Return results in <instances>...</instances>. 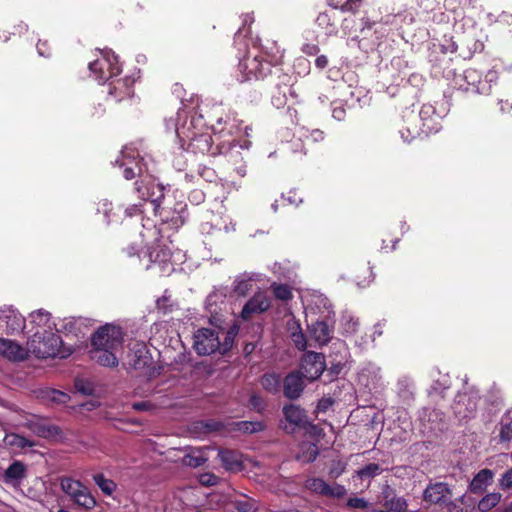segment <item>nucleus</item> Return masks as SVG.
<instances>
[{"mask_svg":"<svg viewBox=\"0 0 512 512\" xmlns=\"http://www.w3.org/2000/svg\"><path fill=\"white\" fill-rule=\"evenodd\" d=\"M325 367L326 364L323 354L307 352L302 358L299 372L304 379L313 381L322 375Z\"/></svg>","mask_w":512,"mask_h":512,"instance_id":"nucleus-13","label":"nucleus"},{"mask_svg":"<svg viewBox=\"0 0 512 512\" xmlns=\"http://www.w3.org/2000/svg\"><path fill=\"white\" fill-rule=\"evenodd\" d=\"M332 404L333 401L330 398L320 400L317 405V412H325L332 406Z\"/></svg>","mask_w":512,"mask_h":512,"instance_id":"nucleus-55","label":"nucleus"},{"mask_svg":"<svg viewBox=\"0 0 512 512\" xmlns=\"http://www.w3.org/2000/svg\"><path fill=\"white\" fill-rule=\"evenodd\" d=\"M381 469L378 464L370 463L365 468L359 470L357 475L362 480H369L370 478L378 475Z\"/></svg>","mask_w":512,"mask_h":512,"instance_id":"nucleus-40","label":"nucleus"},{"mask_svg":"<svg viewBox=\"0 0 512 512\" xmlns=\"http://www.w3.org/2000/svg\"><path fill=\"white\" fill-rule=\"evenodd\" d=\"M27 351L37 358H64L69 354L63 347L61 337L53 330H37L27 341Z\"/></svg>","mask_w":512,"mask_h":512,"instance_id":"nucleus-9","label":"nucleus"},{"mask_svg":"<svg viewBox=\"0 0 512 512\" xmlns=\"http://www.w3.org/2000/svg\"><path fill=\"white\" fill-rule=\"evenodd\" d=\"M499 438L501 442H509L512 439V423L502 422L500 423Z\"/></svg>","mask_w":512,"mask_h":512,"instance_id":"nucleus-43","label":"nucleus"},{"mask_svg":"<svg viewBox=\"0 0 512 512\" xmlns=\"http://www.w3.org/2000/svg\"><path fill=\"white\" fill-rule=\"evenodd\" d=\"M255 278L253 276L243 275L238 278L234 283V291L241 296H245L251 290V281Z\"/></svg>","mask_w":512,"mask_h":512,"instance_id":"nucleus-37","label":"nucleus"},{"mask_svg":"<svg viewBox=\"0 0 512 512\" xmlns=\"http://www.w3.org/2000/svg\"><path fill=\"white\" fill-rule=\"evenodd\" d=\"M283 51L276 45L264 47L252 56L249 55L239 62V70L244 80L262 79L271 71V66L281 63Z\"/></svg>","mask_w":512,"mask_h":512,"instance_id":"nucleus-5","label":"nucleus"},{"mask_svg":"<svg viewBox=\"0 0 512 512\" xmlns=\"http://www.w3.org/2000/svg\"><path fill=\"white\" fill-rule=\"evenodd\" d=\"M249 404L257 412H262L265 408V403L263 399L257 394H253L250 397Z\"/></svg>","mask_w":512,"mask_h":512,"instance_id":"nucleus-50","label":"nucleus"},{"mask_svg":"<svg viewBox=\"0 0 512 512\" xmlns=\"http://www.w3.org/2000/svg\"><path fill=\"white\" fill-rule=\"evenodd\" d=\"M200 482L204 485H215L217 483V477L213 474H203L200 477Z\"/></svg>","mask_w":512,"mask_h":512,"instance_id":"nucleus-54","label":"nucleus"},{"mask_svg":"<svg viewBox=\"0 0 512 512\" xmlns=\"http://www.w3.org/2000/svg\"><path fill=\"white\" fill-rule=\"evenodd\" d=\"M5 443L11 448L16 449H23L26 447H32L34 445L30 440L14 433L6 435Z\"/></svg>","mask_w":512,"mask_h":512,"instance_id":"nucleus-36","label":"nucleus"},{"mask_svg":"<svg viewBox=\"0 0 512 512\" xmlns=\"http://www.w3.org/2000/svg\"><path fill=\"white\" fill-rule=\"evenodd\" d=\"M307 433L311 435L313 438L320 437L322 430L318 428L316 425L309 424L307 427Z\"/></svg>","mask_w":512,"mask_h":512,"instance_id":"nucleus-57","label":"nucleus"},{"mask_svg":"<svg viewBox=\"0 0 512 512\" xmlns=\"http://www.w3.org/2000/svg\"><path fill=\"white\" fill-rule=\"evenodd\" d=\"M321 307L329 313L328 300L323 295H313L311 300L306 304V320L311 322L308 324L309 336L319 345H325L329 342L332 335V329L325 320H315L313 317L317 314V310Z\"/></svg>","mask_w":512,"mask_h":512,"instance_id":"nucleus-10","label":"nucleus"},{"mask_svg":"<svg viewBox=\"0 0 512 512\" xmlns=\"http://www.w3.org/2000/svg\"><path fill=\"white\" fill-rule=\"evenodd\" d=\"M266 425L262 421H241L236 423V430L242 433H258L264 431Z\"/></svg>","mask_w":512,"mask_h":512,"instance_id":"nucleus-33","label":"nucleus"},{"mask_svg":"<svg viewBox=\"0 0 512 512\" xmlns=\"http://www.w3.org/2000/svg\"><path fill=\"white\" fill-rule=\"evenodd\" d=\"M135 80L131 77L111 80L108 84V94L117 101L129 98L133 95V84Z\"/></svg>","mask_w":512,"mask_h":512,"instance_id":"nucleus-22","label":"nucleus"},{"mask_svg":"<svg viewBox=\"0 0 512 512\" xmlns=\"http://www.w3.org/2000/svg\"><path fill=\"white\" fill-rule=\"evenodd\" d=\"M237 333L236 325L227 329L221 326L201 328L194 334L193 347L199 355H210L216 351L224 354L232 347Z\"/></svg>","mask_w":512,"mask_h":512,"instance_id":"nucleus-4","label":"nucleus"},{"mask_svg":"<svg viewBox=\"0 0 512 512\" xmlns=\"http://www.w3.org/2000/svg\"><path fill=\"white\" fill-rule=\"evenodd\" d=\"M318 455V447L312 442H302L299 445V450L296 454V458L304 463L312 462Z\"/></svg>","mask_w":512,"mask_h":512,"instance_id":"nucleus-29","label":"nucleus"},{"mask_svg":"<svg viewBox=\"0 0 512 512\" xmlns=\"http://www.w3.org/2000/svg\"><path fill=\"white\" fill-rule=\"evenodd\" d=\"M479 397L476 393H460L457 395L453 411L459 420L472 418L477 410Z\"/></svg>","mask_w":512,"mask_h":512,"instance_id":"nucleus-15","label":"nucleus"},{"mask_svg":"<svg viewBox=\"0 0 512 512\" xmlns=\"http://www.w3.org/2000/svg\"><path fill=\"white\" fill-rule=\"evenodd\" d=\"M286 330H287L289 337L292 336V334H294V333L296 334V333H299L300 331H302L299 321L296 320L294 317H290L286 321Z\"/></svg>","mask_w":512,"mask_h":512,"instance_id":"nucleus-48","label":"nucleus"},{"mask_svg":"<svg viewBox=\"0 0 512 512\" xmlns=\"http://www.w3.org/2000/svg\"><path fill=\"white\" fill-rule=\"evenodd\" d=\"M142 241L145 242L146 251L144 258H147L146 268L149 269L152 264L158 265L160 272L169 273L172 271L170 263L171 250L165 244H161L159 238V231L155 226L146 228L141 233Z\"/></svg>","mask_w":512,"mask_h":512,"instance_id":"nucleus-8","label":"nucleus"},{"mask_svg":"<svg viewBox=\"0 0 512 512\" xmlns=\"http://www.w3.org/2000/svg\"><path fill=\"white\" fill-rule=\"evenodd\" d=\"M241 121L234 115L227 114L225 117H219L212 126L215 135L219 136L221 152L233 147L249 149L251 142L247 139L250 136L251 128L246 126L244 131L240 128Z\"/></svg>","mask_w":512,"mask_h":512,"instance_id":"nucleus-7","label":"nucleus"},{"mask_svg":"<svg viewBox=\"0 0 512 512\" xmlns=\"http://www.w3.org/2000/svg\"><path fill=\"white\" fill-rule=\"evenodd\" d=\"M383 506L388 512H404L407 508V502L402 497L385 495Z\"/></svg>","mask_w":512,"mask_h":512,"instance_id":"nucleus-31","label":"nucleus"},{"mask_svg":"<svg viewBox=\"0 0 512 512\" xmlns=\"http://www.w3.org/2000/svg\"><path fill=\"white\" fill-rule=\"evenodd\" d=\"M289 97L297 101L298 95L292 86L287 84L278 85L277 91L272 95V104L280 109L288 103Z\"/></svg>","mask_w":512,"mask_h":512,"instance_id":"nucleus-26","label":"nucleus"},{"mask_svg":"<svg viewBox=\"0 0 512 512\" xmlns=\"http://www.w3.org/2000/svg\"><path fill=\"white\" fill-rule=\"evenodd\" d=\"M140 213V208H139V205L138 204H132V205H129L128 207H126L124 209V211H122V216L123 218L125 216H128V217H132L136 214Z\"/></svg>","mask_w":512,"mask_h":512,"instance_id":"nucleus-53","label":"nucleus"},{"mask_svg":"<svg viewBox=\"0 0 512 512\" xmlns=\"http://www.w3.org/2000/svg\"><path fill=\"white\" fill-rule=\"evenodd\" d=\"M25 476V466L19 462H13L5 471L6 482L18 481Z\"/></svg>","mask_w":512,"mask_h":512,"instance_id":"nucleus-32","label":"nucleus"},{"mask_svg":"<svg viewBox=\"0 0 512 512\" xmlns=\"http://www.w3.org/2000/svg\"><path fill=\"white\" fill-rule=\"evenodd\" d=\"M366 505L367 504H366V502L363 499L355 498L354 497V509L355 508H365Z\"/></svg>","mask_w":512,"mask_h":512,"instance_id":"nucleus-61","label":"nucleus"},{"mask_svg":"<svg viewBox=\"0 0 512 512\" xmlns=\"http://www.w3.org/2000/svg\"><path fill=\"white\" fill-rule=\"evenodd\" d=\"M332 116L334 119L341 121L346 116V110L341 102H334L332 107Z\"/></svg>","mask_w":512,"mask_h":512,"instance_id":"nucleus-47","label":"nucleus"},{"mask_svg":"<svg viewBox=\"0 0 512 512\" xmlns=\"http://www.w3.org/2000/svg\"><path fill=\"white\" fill-rule=\"evenodd\" d=\"M292 342L294 343V345L301 351L305 350L306 347H307V340H306V337L304 335V333L302 331H300L299 333H294L292 334V336H290Z\"/></svg>","mask_w":512,"mask_h":512,"instance_id":"nucleus-46","label":"nucleus"},{"mask_svg":"<svg viewBox=\"0 0 512 512\" xmlns=\"http://www.w3.org/2000/svg\"><path fill=\"white\" fill-rule=\"evenodd\" d=\"M89 70L99 82L112 79L119 74L118 59L111 50L100 51V57L89 64Z\"/></svg>","mask_w":512,"mask_h":512,"instance_id":"nucleus-11","label":"nucleus"},{"mask_svg":"<svg viewBox=\"0 0 512 512\" xmlns=\"http://www.w3.org/2000/svg\"><path fill=\"white\" fill-rule=\"evenodd\" d=\"M302 51L307 55H316L319 52V47L316 44H305Z\"/></svg>","mask_w":512,"mask_h":512,"instance_id":"nucleus-56","label":"nucleus"},{"mask_svg":"<svg viewBox=\"0 0 512 512\" xmlns=\"http://www.w3.org/2000/svg\"><path fill=\"white\" fill-rule=\"evenodd\" d=\"M273 291L275 297L280 300L286 301L291 298V290L287 285H274Z\"/></svg>","mask_w":512,"mask_h":512,"instance_id":"nucleus-44","label":"nucleus"},{"mask_svg":"<svg viewBox=\"0 0 512 512\" xmlns=\"http://www.w3.org/2000/svg\"><path fill=\"white\" fill-rule=\"evenodd\" d=\"M451 490L447 484L442 482L433 483L424 490L423 498L431 504L447 503L451 498Z\"/></svg>","mask_w":512,"mask_h":512,"instance_id":"nucleus-21","label":"nucleus"},{"mask_svg":"<svg viewBox=\"0 0 512 512\" xmlns=\"http://www.w3.org/2000/svg\"><path fill=\"white\" fill-rule=\"evenodd\" d=\"M151 363V356L144 344H136L128 354V366L134 370H142Z\"/></svg>","mask_w":512,"mask_h":512,"instance_id":"nucleus-23","label":"nucleus"},{"mask_svg":"<svg viewBox=\"0 0 512 512\" xmlns=\"http://www.w3.org/2000/svg\"><path fill=\"white\" fill-rule=\"evenodd\" d=\"M378 375V369L376 367H372L368 374L366 375L364 371L360 372L358 375V381L366 387H369L371 384H374Z\"/></svg>","mask_w":512,"mask_h":512,"instance_id":"nucleus-42","label":"nucleus"},{"mask_svg":"<svg viewBox=\"0 0 512 512\" xmlns=\"http://www.w3.org/2000/svg\"><path fill=\"white\" fill-rule=\"evenodd\" d=\"M60 487L78 506L88 510L95 507V498L92 496L90 490L80 481L70 477H63L60 479Z\"/></svg>","mask_w":512,"mask_h":512,"instance_id":"nucleus-12","label":"nucleus"},{"mask_svg":"<svg viewBox=\"0 0 512 512\" xmlns=\"http://www.w3.org/2000/svg\"><path fill=\"white\" fill-rule=\"evenodd\" d=\"M315 65L319 69H324L328 65V58L325 55H320L315 60Z\"/></svg>","mask_w":512,"mask_h":512,"instance_id":"nucleus-58","label":"nucleus"},{"mask_svg":"<svg viewBox=\"0 0 512 512\" xmlns=\"http://www.w3.org/2000/svg\"><path fill=\"white\" fill-rule=\"evenodd\" d=\"M313 136H314L315 140H318L319 138L322 139V132L314 131Z\"/></svg>","mask_w":512,"mask_h":512,"instance_id":"nucleus-64","label":"nucleus"},{"mask_svg":"<svg viewBox=\"0 0 512 512\" xmlns=\"http://www.w3.org/2000/svg\"><path fill=\"white\" fill-rule=\"evenodd\" d=\"M502 495L497 492L485 495L478 503V510L481 512H488L494 508L500 501Z\"/></svg>","mask_w":512,"mask_h":512,"instance_id":"nucleus-34","label":"nucleus"},{"mask_svg":"<svg viewBox=\"0 0 512 512\" xmlns=\"http://www.w3.org/2000/svg\"><path fill=\"white\" fill-rule=\"evenodd\" d=\"M345 13H341L339 10L332 12H322L316 19L317 25L324 30L327 35H331L337 32V22H342L343 30H349L348 18L344 17Z\"/></svg>","mask_w":512,"mask_h":512,"instance_id":"nucleus-16","label":"nucleus"},{"mask_svg":"<svg viewBox=\"0 0 512 512\" xmlns=\"http://www.w3.org/2000/svg\"><path fill=\"white\" fill-rule=\"evenodd\" d=\"M93 350L91 358L102 366L113 367L118 364L117 353L122 347L123 332L121 328L106 324L92 336Z\"/></svg>","mask_w":512,"mask_h":512,"instance_id":"nucleus-3","label":"nucleus"},{"mask_svg":"<svg viewBox=\"0 0 512 512\" xmlns=\"http://www.w3.org/2000/svg\"><path fill=\"white\" fill-rule=\"evenodd\" d=\"M218 456L225 467L229 471H238L242 467L240 454L232 450H221Z\"/></svg>","mask_w":512,"mask_h":512,"instance_id":"nucleus-28","label":"nucleus"},{"mask_svg":"<svg viewBox=\"0 0 512 512\" xmlns=\"http://www.w3.org/2000/svg\"><path fill=\"white\" fill-rule=\"evenodd\" d=\"M237 173H238L240 176H242V177H243V176H245V174H246V170H245V168H244V167H239V168L237 169Z\"/></svg>","mask_w":512,"mask_h":512,"instance_id":"nucleus-63","label":"nucleus"},{"mask_svg":"<svg viewBox=\"0 0 512 512\" xmlns=\"http://www.w3.org/2000/svg\"><path fill=\"white\" fill-rule=\"evenodd\" d=\"M139 154L132 147H125L121 152L120 158L115 160V164L123 168V176L130 180L138 176L140 180L135 182V191L139 199L150 201L153 210L158 214L163 222L170 223L173 228H178L186 220V205L179 202L172 210L170 207H160V201L164 197V187L155 182V179L147 173L146 165L142 159H138Z\"/></svg>","mask_w":512,"mask_h":512,"instance_id":"nucleus-1","label":"nucleus"},{"mask_svg":"<svg viewBox=\"0 0 512 512\" xmlns=\"http://www.w3.org/2000/svg\"><path fill=\"white\" fill-rule=\"evenodd\" d=\"M0 323L5 324L7 334H15L25 327L24 317L12 307L0 309Z\"/></svg>","mask_w":512,"mask_h":512,"instance_id":"nucleus-18","label":"nucleus"},{"mask_svg":"<svg viewBox=\"0 0 512 512\" xmlns=\"http://www.w3.org/2000/svg\"><path fill=\"white\" fill-rule=\"evenodd\" d=\"M445 504L447 506L448 512H463V508L455 502L448 500Z\"/></svg>","mask_w":512,"mask_h":512,"instance_id":"nucleus-59","label":"nucleus"},{"mask_svg":"<svg viewBox=\"0 0 512 512\" xmlns=\"http://www.w3.org/2000/svg\"><path fill=\"white\" fill-rule=\"evenodd\" d=\"M132 408L137 411H150L154 409V405L149 401H140L133 403Z\"/></svg>","mask_w":512,"mask_h":512,"instance_id":"nucleus-52","label":"nucleus"},{"mask_svg":"<svg viewBox=\"0 0 512 512\" xmlns=\"http://www.w3.org/2000/svg\"><path fill=\"white\" fill-rule=\"evenodd\" d=\"M405 126L399 130L402 140L410 143L418 136L429 135L440 129L439 118L436 110L431 104L422 105L419 113L416 115L409 112L404 116Z\"/></svg>","mask_w":512,"mask_h":512,"instance_id":"nucleus-6","label":"nucleus"},{"mask_svg":"<svg viewBox=\"0 0 512 512\" xmlns=\"http://www.w3.org/2000/svg\"><path fill=\"white\" fill-rule=\"evenodd\" d=\"M183 462L186 465H189V466H192V467H199V466H201L205 462V459L203 457H201V456L187 455V456L184 457Z\"/></svg>","mask_w":512,"mask_h":512,"instance_id":"nucleus-51","label":"nucleus"},{"mask_svg":"<svg viewBox=\"0 0 512 512\" xmlns=\"http://www.w3.org/2000/svg\"><path fill=\"white\" fill-rule=\"evenodd\" d=\"M357 285L360 287L368 286L374 279V274L371 267L362 268V271L357 273Z\"/></svg>","mask_w":512,"mask_h":512,"instance_id":"nucleus-41","label":"nucleus"},{"mask_svg":"<svg viewBox=\"0 0 512 512\" xmlns=\"http://www.w3.org/2000/svg\"><path fill=\"white\" fill-rule=\"evenodd\" d=\"M303 387V376L300 372H292L284 379L283 391L289 399H297L301 395Z\"/></svg>","mask_w":512,"mask_h":512,"instance_id":"nucleus-24","label":"nucleus"},{"mask_svg":"<svg viewBox=\"0 0 512 512\" xmlns=\"http://www.w3.org/2000/svg\"><path fill=\"white\" fill-rule=\"evenodd\" d=\"M305 487L320 495L328 497H342L345 493V489L341 485H329L321 478H309L305 481Z\"/></svg>","mask_w":512,"mask_h":512,"instance_id":"nucleus-20","label":"nucleus"},{"mask_svg":"<svg viewBox=\"0 0 512 512\" xmlns=\"http://www.w3.org/2000/svg\"><path fill=\"white\" fill-rule=\"evenodd\" d=\"M31 323L36 325L38 328L44 330H52V326L54 325L51 323V316L50 313L39 309L37 311H34L30 314Z\"/></svg>","mask_w":512,"mask_h":512,"instance_id":"nucleus-30","label":"nucleus"},{"mask_svg":"<svg viewBox=\"0 0 512 512\" xmlns=\"http://www.w3.org/2000/svg\"><path fill=\"white\" fill-rule=\"evenodd\" d=\"M93 479L102 492L107 495H111L116 488L115 483L105 478L103 474H96L93 476Z\"/></svg>","mask_w":512,"mask_h":512,"instance_id":"nucleus-38","label":"nucleus"},{"mask_svg":"<svg viewBox=\"0 0 512 512\" xmlns=\"http://www.w3.org/2000/svg\"><path fill=\"white\" fill-rule=\"evenodd\" d=\"M43 397L51 402L57 403V404H65L69 401L70 397L67 393L54 390V389H48L44 391Z\"/></svg>","mask_w":512,"mask_h":512,"instance_id":"nucleus-39","label":"nucleus"},{"mask_svg":"<svg viewBox=\"0 0 512 512\" xmlns=\"http://www.w3.org/2000/svg\"><path fill=\"white\" fill-rule=\"evenodd\" d=\"M167 130L173 131L183 149L193 153L206 154L212 149V137L203 132V119L201 116H191L188 122V113L179 109L174 117L166 120Z\"/></svg>","mask_w":512,"mask_h":512,"instance_id":"nucleus-2","label":"nucleus"},{"mask_svg":"<svg viewBox=\"0 0 512 512\" xmlns=\"http://www.w3.org/2000/svg\"><path fill=\"white\" fill-rule=\"evenodd\" d=\"M344 470V466L338 462L337 463V466L333 467L330 469L329 471V474L332 476V477H338L339 475H341V473L343 472Z\"/></svg>","mask_w":512,"mask_h":512,"instance_id":"nucleus-60","label":"nucleus"},{"mask_svg":"<svg viewBox=\"0 0 512 512\" xmlns=\"http://www.w3.org/2000/svg\"><path fill=\"white\" fill-rule=\"evenodd\" d=\"M270 307V299L265 292L259 291L244 305L241 317L249 320L253 315L260 314Z\"/></svg>","mask_w":512,"mask_h":512,"instance_id":"nucleus-17","label":"nucleus"},{"mask_svg":"<svg viewBox=\"0 0 512 512\" xmlns=\"http://www.w3.org/2000/svg\"><path fill=\"white\" fill-rule=\"evenodd\" d=\"M261 385L266 391L270 393H277L280 387V377L274 373L265 374L261 378Z\"/></svg>","mask_w":512,"mask_h":512,"instance_id":"nucleus-35","label":"nucleus"},{"mask_svg":"<svg viewBox=\"0 0 512 512\" xmlns=\"http://www.w3.org/2000/svg\"><path fill=\"white\" fill-rule=\"evenodd\" d=\"M127 253L129 256L138 255L140 257V251L134 245L127 248Z\"/></svg>","mask_w":512,"mask_h":512,"instance_id":"nucleus-62","label":"nucleus"},{"mask_svg":"<svg viewBox=\"0 0 512 512\" xmlns=\"http://www.w3.org/2000/svg\"><path fill=\"white\" fill-rule=\"evenodd\" d=\"M329 4L341 13H350L352 0H328Z\"/></svg>","mask_w":512,"mask_h":512,"instance_id":"nucleus-45","label":"nucleus"},{"mask_svg":"<svg viewBox=\"0 0 512 512\" xmlns=\"http://www.w3.org/2000/svg\"><path fill=\"white\" fill-rule=\"evenodd\" d=\"M499 487L507 490L512 487V469L507 470L499 479Z\"/></svg>","mask_w":512,"mask_h":512,"instance_id":"nucleus-49","label":"nucleus"},{"mask_svg":"<svg viewBox=\"0 0 512 512\" xmlns=\"http://www.w3.org/2000/svg\"><path fill=\"white\" fill-rule=\"evenodd\" d=\"M0 356L13 362H20L28 357L27 347L18 342L0 337Z\"/></svg>","mask_w":512,"mask_h":512,"instance_id":"nucleus-19","label":"nucleus"},{"mask_svg":"<svg viewBox=\"0 0 512 512\" xmlns=\"http://www.w3.org/2000/svg\"><path fill=\"white\" fill-rule=\"evenodd\" d=\"M494 472L490 469L480 470L470 483V490L473 493H482L492 483Z\"/></svg>","mask_w":512,"mask_h":512,"instance_id":"nucleus-27","label":"nucleus"},{"mask_svg":"<svg viewBox=\"0 0 512 512\" xmlns=\"http://www.w3.org/2000/svg\"><path fill=\"white\" fill-rule=\"evenodd\" d=\"M284 419L280 422V427L286 433L292 434L297 428L304 427L308 423L305 411L298 405H285L282 409Z\"/></svg>","mask_w":512,"mask_h":512,"instance_id":"nucleus-14","label":"nucleus"},{"mask_svg":"<svg viewBox=\"0 0 512 512\" xmlns=\"http://www.w3.org/2000/svg\"><path fill=\"white\" fill-rule=\"evenodd\" d=\"M97 211L104 215L108 224L121 223L123 220L121 207L115 208L107 199L99 201Z\"/></svg>","mask_w":512,"mask_h":512,"instance_id":"nucleus-25","label":"nucleus"}]
</instances>
